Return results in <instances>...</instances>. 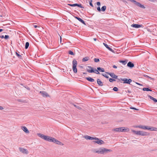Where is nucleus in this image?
<instances>
[{
  "label": "nucleus",
  "mask_w": 157,
  "mask_h": 157,
  "mask_svg": "<svg viewBox=\"0 0 157 157\" xmlns=\"http://www.w3.org/2000/svg\"><path fill=\"white\" fill-rule=\"evenodd\" d=\"M60 41L61 42V36H60Z\"/></svg>",
  "instance_id": "052dcab7"
},
{
  "label": "nucleus",
  "mask_w": 157,
  "mask_h": 157,
  "mask_svg": "<svg viewBox=\"0 0 157 157\" xmlns=\"http://www.w3.org/2000/svg\"><path fill=\"white\" fill-rule=\"evenodd\" d=\"M78 6L81 8H84L82 6L81 4H78Z\"/></svg>",
  "instance_id": "4c0bfd02"
},
{
  "label": "nucleus",
  "mask_w": 157,
  "mask_h": 157,
  "mask_svg": "<svg viewBox=\"0 0 157 157\" xmlns=\"http://www.w3.org/2000/svg\"><path fill=\"white\" fill-rule=\"evenodd\" d=\"M19 151L24 154H28L29 153L28 150L22 147H20L19 148Z\"/></svg>",
  "instance_id": "1a4fd4ad"
},
{
  "label": "nucleus",
  "mask_w": 157,
  "mask_h": 157,
  "mask_svg": "<svg viewBox=\"0 0 157 157\" xmlns=\"http://www.w3.org/2000/svg\"><path fill=\"white\" fill-rule=\"evenodd\" d=\"M129 0L132 2H133V1H134V0Z\"/></svg>",
  "instance_id": "bf43d9fd"
},
{
  "label": "nucleus",
  "mask_w": 157,
  "mask_h": 157,
  "mask_svg": "<svg viewBox=\"0 0 157 157\" xmlns=\"http://www.w3.org/2000/svg\"><path fill=\"white\" fill-rule=\"evenodd\" d=\"M16 55L17 56L20 58H21V56L19 54L17 53V52H16Z\"/></svg>",
  "instance_id": "e433bc0d"
},
{
  "label": "nucleus",
  "mask_w": 157,
  "mask_h": 157,
  "mask_svg": "<svg viewBox=\"0 0 157 157\" xmlns=\"http://www.w3.org/2000/svg\"><path fill=\"white\" fill-rule=\"evenodd\" d=\"M88 67L89 69H91V70H87V72H88L90 73H94L97 74H100L98 70H97L96 69H93L92 67L90 66H88Z\"/></svg>",
  "instance_id": "39448f33"
},
{
  "label": "nucleus",
  "mask_w": 157,
  "mask_h": 157,
  "mask_svg": "<svg viewBox=\"0 0 157 157\" xmlns=\"http://www.w3.org/2000/svg\"><path fill=\"white\" fill-rule=\"evenodd\" d=\"M94 40L95 41H96V40H97V39L95 38H94Z\"/></svg>",
  "instance_id": "13d9d810"
},
{
  "label": "nucleus",
  "mask_w": 157,
  "mask_h": 157,
  "mask_svg": "<svg viewBox=\"0 0 157 157\" xmlns=\"http://www.w3.org/2000/svg\"><path fill=\"white\" fill-rule=\"evenodd\" d=\"M130 109H135V110H139L138 109H136V108H134V107H130Z\"/></svg>",
  "instance_id": "58836bf2"
},
{
  "label": "nucleus",
  "mask_w": 157,
  "mask_h": 157,
  "mask_svg": "<svg viewBox=\"0 0 157 157\" xmlns=\"http://www.w3.org/2000/svg\"><path fill=\"white\" fill-rule=\"evenodd\" d=\"M100 2H97V5H98V6H99L100 5Z\"/></svg>",
  "instance_id": "37998d69"
},
{
  "label": "nucleus",
  "mask_w": 157,
  "mask_h": 157,
  "mask_svg": "<svg viewBox=\"0 0 157 157\" xmlns=\"http://www.w3.org/2000/svg\"><path fill=\"white\" fill-rule=\"evenodd\" d=\"M150 98L153 100L155 102H157V100L151 96H148Z\"/></svg>",
  "instance_id": "4be33fe9"
},
{
  "label": "nucleus",
  "mask_w": 157,
  "mask_h": 157,
  "mask_svg": "<svg viewBox=\"0 0 157 157\" xmlns=\"http://www.w3.org/2000/svg\"><path fill=\"white\" fill-rule=\"evenodd\" d=\"M9 37V36L8 35H5L4 37V38L6 39L7 40L8 39Z\"/></svg>",
  "instance_id": "c9c22d12"
},
{
  "label": "nucleus",
  "mask_w": 157,
  "mask_h": 157,
  "mask_svg": "<svg viewBox=\"0 0 157 157\" xmlns=\"http://www.w3.org/2000/svg\"><path fill=\"white\" fill-rule=\"evenodd\" d=\"M94 140L93 141V142L98 144H102L104 143L103 141L99 139L98 138H94Z\"/></svg>",
  "instance_id": "0eeeda50"
},
{
  "label": "nucleus",
  "mask_w": 157,
  "mask_h": 157,
  "mask_svg": "<svg viewBox=\"0 0 157 157\" xmlns=\"http://www.w3.org/2000/svg\"><path fill=\"white\" fill-rule=\"evenodd\" d=\"M112 151L111 149H108L105 147H101L98 149H94L93 150V152L94 153L104 155L111 152Z\"/></svg>",
  "instance_id": "f03ea898"
},
{
  "label": "nucleus",
  "mask_w": 157,
  "mask_h": 157,
  "mask_svg": "<svg viewBox=\"0 0 157 157\" xmlns=\"http://www.w3.org/2000/svg\"><path fill=\"white\" fill-rule=\"evenodd\" d=\"M106 73L108 74L112 78L116 79L117 78V76L115 75L113 73Z\"/></svg>",
  "instance_id": "2eb2a0df"
},
{
  "label": "nucleus",
  "mask_w": 157,
  "mask_h": 157,
  "mask_svg": "<svg viewBox=\"0 0 157 157\" xmlns=\"http://www.w3.org/2000/svg\"><path fill=\"white\" fill-rule=\"evenodd\" d=\"M34 27L35 28H37V26H37V25H34Z\"/></svg>",
  "instance_id": "5fc2aeb1"
},
{
  "label": "nucleus",
  "mask_w": 157,
  "mask_h": 157,
  "mask_svg": "<svg viewBox=\"0 0 157 157\" xmlns=\"http://www.w3.org/2000/svg\"><path fill=\"white\" fill-rule=\"evenodd\" d=\"M148 78H149L151 80H154V79L153 78H152L151 77H150L149 76Z\"/></svg>",
  "instance_id": "8fccbe9b"
},
{
  "label": "nucleus",
  "mask_w": 157,
  "mask_h": 157,
  "mask_svg": "<svg viewBox=\"0 0 157 157\" xmlns=\"http://www.w3.org/2000/svg\"><path fill=\"white\" fill-rule=\"evenodd\" d=\"M103 44L105 46V47L108 49H109V51L112 52H113V49L110 47H109L107 44L104 43H103Z\"/></svg>",
  "instance_id": "a211bd4d"
},
{
  "label": "nucleus",
  "mask_w": 157,
  "mask_h": 157,
  "mask_svg": "<svg viewBox=\"0 0 157 157\" xmlns=\"http://www.w3.org/2000/svg\"><path fill=\"white\" fill-rule=\"evenodd\" d=\"M147 30L148 32H152V29H147Z\"/></svg>",
  "instance_id": "49530a36"
},
{
  "label": "nucleus",
  "mask_w": 157,
  "mask_h": 157,
  "mask_svg": "<svg viewBox=\"0 0 157 157\" xmlns=\"http://www.w3.org/2000/svg\"><path fill=\"white\" fill-rule=\"evenodd\" d=\"M106 6H103L101 8V10L102 11H105L106 9Z\"/></svg>",
  "instance_id": "a878e982"
},
{
  "label": "nucleus",
  "mask_w": 157,
  "mask_h": 157,
  "mask_svg": "<svg viewBox=\"0 0 157 157\" xmlns=\"http://www.w3.org/2000/svg\"><path fill=\"white\" fill-rule=\"evenodd\" d=\"M91 70V69H89V68L88 67H87V69H86V70L87 71V70Z\"/></svg>",
  "instance_id": "6e6d98bb"
},
{
  "label": "nucleus",
  "mask_w": 157,
  "mask_h": 157,
  "mask_svg": "<svg viewBox=\"0 0 157 157\" xmlns=\"http://www.w3.org/2000/svg\"><path fill=\"white\" fill-rule=\"evenodd\" d=\"M72 70L73 72L76 73L77 72L76 66L77 65V61L75 59H74L72 61Z\"/></svg>",
  "instance_id": "20e7f679"
},
{
  "label": "nucleus",
  "mask_w": 157,
  "mask_h": 157,
  "mask_svg": "<svg viewBox=\"0 0 157 157\" xmlns=\"http://www.w3.org/2000/svg\"><path fill=\"white\" fill-rule=\"evenodd\" d=\"M68 5L69 6H74V4H68Z\"/></svg>",
  "instance_id": "c03bdc74"
},
{
  "label": "nucleus",
  "mask_w": 157,
  "mask_h": 157,
  "mask_svg": "<svg viewBox=\"0 0 157 157\" xmlns=\"http://www.w3.org/2000/svg\"><path fill=\"white\" fill-rule=\"evenodd\" d=\"M68 53H69V54H70V55H74V53L73 52H72L71 51H69L68 52Z\"/></svg>",
  "instance_id": "7c9ffc66"
},
{
  "label": "nucleus",
  "mask_w": 157,
  "mask_h": 157,
  "mask_svg": "<svg viewBox=\"0 0 157 157\" xmlns=\"http://www.w3.org/2000/svg\"><path fill=\"white\" fill-rule=\"evenodd\" d=\"M92 0H90L89 1V4H90V6H92V7H93L94 6H93L92 3Z\"/></svg>",
  "instance_id": "f704fd0d"
},
{
  "label": "nucleus",
  "mask_w": 157,
  "mask_h": 157,
  "mask_svg": "<svg viewBox=\"0 0 157 157\" xmlns=\"http://www.w3.org/2000/svg\"><path fill=\"white\" fill-rule=\"evenodd\" d=\"M94 60L95 62H98L99 61V59L98 58H95L94 59Z\"/></svg>",
  "instance_id": "473e14b6"
},
{
  "label": "nucleus",
  "mask_w": 157,
  "mask_h": 157,
  "mask_svg": "<svg viewBox=\"0 0 157 157\" xmlns=\"http://www.w3.org/2000/svg\"><path fill=\"white\" fill-rule=\"evenodd\" d=\"M132 132L135 134L138 135V131H136L135 130H132Z\"/></svg>",
  "instance_id": "cd10ccee"
},
{
  "label": "nucleus",
  "mask_w": 157,
  "mask_h": 157,
  "mask_svg": "<svg viewBox=\"0 0 157 157\" xmlns=\"http://www.w3.org/2000/svg\"><path fill=\"white\" fill-rule=\"evenodd\" d=\"M102 75L107 78H109V76L105 74H102Z\"/></svg>",
  "instance_id": "c85d7f7f"
},
{
  "label": "nucleus",
  "mask_w": 157,
  "mask_h": 157,
  "mask_svg": "<svg viewBox=\"0 0 157 157\" xmlns=\"http://www.w3.org/2000/svg\"><path fill=\"white\" fill-rule=\"evenodd\" d=\"M97 69V70L100 72H104L105 71L104 69L103 68H101L100 67H98Z\"/></svg>",
  "instance_id": "5701e85b"
},
{
  "label": "nucleus",
  "mask_w": 157,
  "mask_h": 157,
  "mask_svg": "<svg viewBox=\"0 0 157 157\" xmlns=\"http://www.w3.org/2000/svg\"><path fill=\"white\" fill-rule=\"evenodd\" d=\"M97 10L99 12H100L101 11V9H100V7H98V8H97Z\"/></svg>",
  "instance_id": "ea45409f"
},
{
  "label": "nucleus",
  "mask_w": 157,
  "mask_h": 157,
  "mask_svg": "<svg viewBox=\"0 0 157 157\" xmlns=\"http://www.w3.org/2000/svg\"><path fill=\"white\" fill-rule=\"evenodd\" d=\"M113 68H117V67L115 65H113Z\"/></svg>",
  "instance_id": "09e8293b"
},
{
  "label": "nucleus",
  "mask_w": 157,
  "mask_h": 157,
  "mask_svg": "<svg viewBox=\"0 0 157 157\" xmlns=\"http://www.w3.org/2000/svg\"><path fill=\"white\" fill-rule=\"evenodd\" d=\"M120 62L122 63L124 65H125L127 63V62L125 61H121Z\"/></svg>",
  "instance_id": "2f4dec72"
},
{
  "label": "nucleus",
  "mask_w": 157,
  "mask_h": 157,
  "mask_svg": "<svg viewBox=\"0 0 157 157\" xmlns=\"http://www.w3.org/2000/svg\"><path fill=\"white\" fill-rule=\"evenodd\" d=\"M21 129L26 133L28 134L29 133V131L28 130L27 128L25 126L21 127Z\"/></svg>",
  "instance_id": "4468645a"
},
{
  "label": "nucleus",
  "mask_w": 157,
  "mask_h": 157,
  "mask_svg": "<svg viewBox=\"0 0 157 157\" xmlns=\"http://www.w3.org/2000/svg\"><path fill=\"white\" fill-rule=\"evenodd\" d=\"M129 130V129L127 128H125L124 127H120L113 128L112 129L113 131L117 132H128Z\"/></svg>",
  "instance_id": "7ed1b4c3"
},
{
  "label": "nucleus",
  "mask_w": 157,
  "mask_h": 157,
  "mask_svg": "<svg viewBox=\"0 0 157 157\" xmlns=\"http://www.w3.org/2000/svg\"><path fill=\"white\" fill-rule=\"evenodd\" d=\"M4 109L2 106H0V110H2Z\"/></svg>",
  "instance_id": "a18cd8bd"
},
{
  "label": "nucleus",
  "mask_w": 157,
  "mask_h": 157,
  "mask_svg": "<svg viewBox=\"0 0 157 157\" xmlns=\"http://www.w3.org/2000/svg\"><path fill=\"white\" fill-rule=\"evenodd\" d=\"M0 37L1 38H4V37L3 35H2V36H0Z\"/></svg>",
  "instance_id": "3c124183"
},
{
  "label": "nucleus",
  "mask_w": 157,
  "mask_h": 157,
  "mask_svg": "<svg viewBox=\"0 0 157 157\" xmlns=\"http://www.w3.org/2000/svg\"><path fill=\"white\" fill-rule=\"evenodd\" d=\"M83 73V74H86V73H84H84Z\"/></svg>",
  "instance_id": "680f3d73"
},
{
  "label": "nucleus",
  "mask_w": 157,
  "mask_h": 157,
  "mask_svg": "<svg viewBox=\"0 0 157 157\" xmlns=\"http://www.w3.org/2000/svg\"><path fill=\"white\" fill-rule=\"evenodd\" d=\"M150 2H156V0H148Z\"/></svg>",
  "instance_id": "a19ab883"
},
{
  "label": "nucleus",
  "mask_w": 157,
  "mask_h": 157,
  "mask_svg": "<svg viewBox=\"0 0 157 157\" xmlns=\"http://www.w3.org/2000/svg\"><path fill=\"white\" fill-rule=\"evenodd\" d=\"M74 106L75 107H77L78 109H81V108L79 106H76L75 105Z\"/></svg>",
  "instance_id": "79ce46f5"
},
{
  "label": "nucleus",
  "mask_w": 157,
  "mask_h": 157,
  "mask_svg": "<svg viewBox=\"0 0 157 157\" xmlns=\"http://www.w3.org/2000/svg\"><path fill=\"white\" fill-rule=\"evenodd\" d=\"M74 6H78V4H77V3H76V4H74Z\"/></svg>",
  "instance_id": "de8ad7c7"
},
{
  "label": "nucleus",
  "mask_w": 157,
  "mask_h": 157,
  "mask_svg": "<svg viewBox=\"0 0 157 157\" xmlns=\"http://www.w3.org/2000/svg\"><path fill=\"white\" fill-rule=\"evenodd\" d=\"M139 128L145 129H148L151 131H157V128L154 127L148 128V126H139Z\"/></svg>",
  "instance_id": "423d86ee"
},
{
  "label": "nucleus",
  "mask_w": 157,
  "mask_h": 157,
  "mask_svg": "<svg viewBox=\"0 0 157 157\" xmlns=\"http://www.w3.org/2000/svg\"><path fill=\"white\" fill-rule=\"evenodd\" d=\"M127 66L131 68H132L134 67V65L131 62H129L128 63Z\"/></svg>",
  "instance_id": "412c9836"
},
{
  "label": "nucleus",
  "mask_w": 157,
  "mask_h": 157,
  "mask_svg": "<svg viewBox=\"0 0 157 157\" xmlns=\"http://www.w3.org/2000/svg\"><path fill=\"white\" fill-rule=\"evenodd\" d=\"M148 133L146 132L142 131H138V135L142 136H147L148 135Z\"/></svg>",
  "instance_id": "9b49d317"
},
{
  "label": "nucleus",
  "mask_w": 157,
  "mask_h": 157,
  "mask_svg": "<svg viewBox=\"0 0 157 157\" xmlns=\"http://www.w3.org/2000/svg\"><path fill=\"white\" fill-rule=\"evenodd\" d=\"M132 27L135 28H139L140 27H143L142 25H139L137 24H133L131 25Z\"/></svg>",
  "instance_id": "ddd939ff"
},
{
  "label": "nucleus",
  "mask_w": 157,
  "mask_h": 157,
  "mask_svg": "<svg viewBox=\"0 0 157 157\" xmlns=\"http://www.w3.org/2000/svg\"><path fill=\"white\" fill-rule=\"evenodd\" d=\"M143 90L144 91H151L152 90H150L148 88H144L143 89Z\"/></svg>",
  "instance_id": "393cba45"
},
{
  "label": "nucleus",
  "mask_w": 157,
  "mask_h": 157,
  "mask_svg": "<svg viewBox=\"0 0 157 157\" xmlns=\"http://www.w3.org/2000/svg\"><path fill=\"white\" fill-rule=\"evenodd\" d=\"M118 81H117V82H119V81L121 80L124 82V83H128V84H130V83L132 81V80L130 79H128L126 78H121L120 79L118 78Z\"/></svg>",
  "instance_id": "6e6552de"
},
{
  "label": "nucleus",
  "mask_w": 157,
  "mask_h": 157,
  "mask_svg": "<svg viewBox=\"0 0 157 157\" xmlns=\"http://www.w3.org/2000/svg\"><path fill=\"white\" fill-rule=\"evenodd\" d=\"M133 1V2L135 4L140 7L143 9H145V7L144 5L141 4L140 3L137 2L136 1Z\"/></svg>",
  "instance_id": "f8f14e48"
},
{
  "label": "nucleus",
  "mask_w": 157,
  "mask_h": 157,
  "mask_svg": "<svg viewBox=\"0 0 157 157\" xmlns=\"http://www.w3.org/2000/svg\"><path fill=\"white\" fill-rule=\"evenodd\" d=\"M3 30V29H0V32H2Z\"/></svg>",
  "instance_id": "4d7b16f0"
},
{
  "label": "nucleus",
  "mask_w": 157,
  "mask_h": 157,
  "mask_svg": "<svg viewBox=\"0 0 157 157\" xmlns=\"http://www.w3.org/2000/svg\"><path fill=\"white\" fill-rule=\"evenodd\" d=\"M113 90L115 91H117L118 90V88L116 87H114L113 89Z\"/></svg>",
  "instance_id": "c756f323"
},
{
  "label": "nucleus",
  "mask_w": 157,
  "mask_h": 157,
  "mask_svg": "<svg viewBox=\"0 0 157 157\" xmlns=\"http://www.w3.org/2000/svg\"><path fill=\"white\" fill-rule=\"evenodd\" d=\"M97 82L98 84L100 86H102L103 85V82L101 81L99 79H97Z\"/></svg>",
  "instance_id": "6ab92c4d"
},
{
  "label": "nucleus",
  "mask_w": 157,
  "mask_h": 157,
  "mask_svg": "<svg viewBox=\"0 0 157 157\" xmlns=\"http://www.w3.org/2000/svg\"><path fill=\"white\" fill-rule=\"evenodd\" d=\"M84 137L86 140H93L94 139V137L86 135L84 136Z\"/></svg>",
  "instance_id": "dca6fc26"
},
{
  "label": "nucleus",
  "mask_w": 157,
  "mask_h": 157,
  "mask_svg": "<svg viewBox=\"0 0 157 157\" xmlns=\"http://www.w3.org/2000/svg\"><path fill=\"white\" fill-rule=\"evenodd\" d=\"M86 79L90 82H94V80L93 78L91 77H86Z\"/></svg>",
  "instance_id": "aec40b11"
},
{
  "label": "nucleus",
  "mask_w": 157,
  "mask_h": 157,
  "mask_svg": "<svg viewBox=\"0 0 157 157\" xmlns=\"http://www.w3.org/2000/svg\"><path fill=\"white\" fill-rule=\"evenodd\" d=\"M29 45V43L28 42H26L25 44V48L27 49L28 48Z\"/></svg>",
  "instance_id": "bb28decb"
},
{
  "label": "nucleus",
  "mask_w": 157,
  "mask_h": 157,
  "mask_svg": "<svg viewBox=\"0 0 157 157\" xmlns=\"http://www.w3.org/2000/svg\"><path fill=\"white\" fill-rule=\"evenodd\" d=\"M144 77H148H148H149V76H147V75H144Z\"/></svg>",
  "instance_id": "603ef678"
},
{
  "label": "nucleus",
  "mask_w": 157,
  "mask_h": 157,
  "mask_svg": "<svg viewBox=\"0 0 157 157\" xmlns=\"http://www.w3.org/2000/svg\"><path fill=\"white\" fill-rule=\"evenodd\" d=\"M89 58L88 57H85L83 58V59H82V62H86V61H87L89 59Z\"/></svg>",
  "instance_id": "b1692460"
},
{
  "label": "nucleus",
  "mask_w": 157,
  "mask_h": 157,
  "mask_svg": "<svg viewBox=\"0 0 157 157\" xmlns=\"http://www.w3.org/2000/svg\"><path fill=\"white\" fill-rule=\"evenodd\" d=\"M40 93L44 97H49V95L45 91H40Z\"/></svg>",
  "instance_id": "9d476101"
},
{
  "label": "nucleus",
  "mask_w": 157,
  "mask_h": 157,
  "mask_svg": "<svg viewBox=\"0 0 157 157\" xmlns=\"http://www.w3.org/2000/svg\"><path fill=\"white\" fill-rule=\"evenodd\" d=\"M109 81L110 82H112L113 81H115V80L113 78H110L109 79Z\"/></svg>",
  "instance_id": "72a5a7b5"
},
{
  "label": "nucleus",
  "mask_w": 157,
  "mask_h": 157,
  "mask_svg": "<svg viewBox=\"0 0 157 157\" xmlns=\"http://www.w3.org/2000/svg\"><path fill=\"white\" fill-rule=\"evenodd\" d=\"M37 135L42 139L50 142H53L56 144L63 146V143L56 140L54 138L50 137L48 136H45L41 133H37Z\"/></svg>",
  "instance_id": "f257e3e1"
},
{
  "label": "nucleus",
  "mask_w": 157,
  "mask_h": 157,
  "mask_svg": "<svg viewBox=\"0 0 157 157\" xmlns=\"http://www.w3.org/2000/svg\"><path fill=\"white\" fill-rule=\"evenodd\" d=\"M136 84H138V85H142L141 84H140V83H138L136 82Z\"/></svg>",
  "instance_id": "864d4df0"
},
{
  "label": "nucleus",
  "mask_w": 157,
  "mask_h": 157,
  "mask_svg": "<svg viewBox=\"0 0 157 157\" xmlns=\"http://www.w3.org/2000/svg\"><path fill=\"white\" fill-rule=\"evenodd\" d=\"M75 17L79 21H80V22L83 23L85 25H86V24L85 22V21L82 20V19L81 18H80L78 17Z\"/></svg>",
  "instance_id": "f3484780"
}]
</instances>
